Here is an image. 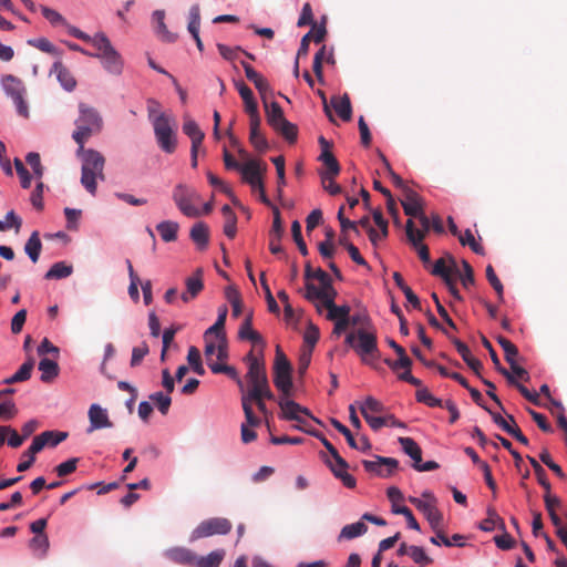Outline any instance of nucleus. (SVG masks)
Returning a JSON list of instances; mask_svg holds the SVG:
<instances>
[{
	"label": "nucleus",
	"mask_w": 567,
	"mask_h": 567,
	"mask_svg": "<svg viewBox=\"0 0 567 567\" xmlns=\"http://www.w3.org/2000/svg\"><path fill=\"white\" fill-rule=\"evenodd\" d=\"M284 226L281 221L280 212L277 207L274 208V220L272 226L269 231V250L277 255L282 251V247L280 246V240L284 236Z\"/></svg>",
	"instance_id": "20"
},
{
	"label": "nucleus",
	"mask_w": 567,
	"mask_h": 567,
	"mask_svg": "<svg viewBox=\"0 0 567 567\" xmlns=\"http://www.w3.org/2000/svg\"><path fill=\"white\" fill-rule=\"evenodd\" d=\"M231 523L224 517H212L200 522L192 532L189 540L195 542L200 538L214 535H226L231 530Z\"/></svg>",
	"instance_id": "8"
},
{
	"label": "nucleus",
	"mask_w": 567,
	"mask_h": 567,
	"mask_svg": "<svg viewBox=\"0 0 567 567\" xmlns=\"http://www.w3.org/2000/svg\"><path fill=\"white\" fill-rule=\"evenodd\" d=\"M486 411L491 414L494 423L511 435V433L515 430V425H517L514 416L508 414L505 419L499 413H495L489 409H486Z\"/></svg>",
	"instance_id": "45"
},
{
	"label": "nucleus",
	"mask_w": 567,
	"mask_h": 567,
	"mask_svg": "<svg viewBox=\"0 0 567 567\" xmlns=\"http://www.w3.org/2000/svg\"><path fill=\"white\" fill-rule=\"evenodd\" d=\"M480 528L484 532H492L495 528L505 530V523L493 507H488L487 517L480 524Z\"/></svg>",
	"instance_id": "37"
},
{
	"label": "nucleus",
	"mask_w": 567,
	"mask_h": 567,
	"mask_svg": "<svg viewBox=\"0 0 567 567\" xmlns=\"http://www.w3.org/2000/svg\"><path fill=\"white\" fill-rule=\"evenodd\" d=\"M90 427L87 433L95 430L111 427L113 424L109 419L106 410L102 409L99 404H92L89 409Z\"/></svg>",
	"instance_id": "21"
},
{
	"label": "nucleus",
	"mask_w": 567,
	"mask_h": 567,
	"mask_svg": "<svg viewBox=\"0 0 567 567\" xmlns=\"http://www.w3.org/2000/svg\"><path fill=\"white\" fill-rule=\"evenodd\" d=\"M51 73H54L56 75L58 81L64 90L69 92L74 90L76 81L71 74V72L60 61L54 62L51 69Z\"/></svg>",
	"instance_id": "30"
},
{
	"label": "nucleus",
	"mask_w": 567,
	"mask_h": 567,
	"mask_svg": "<svg viewBox=\"0 0 567 567\" xmlns=\"http://www.w3.org/2000/svg\"><path fill=\"white\" fill-rule=\"evenodd\" d=\"M265 393L266 392L264 389H249L246 393H243L241 401L247 400L246 403H248L249 405H251V403H255L262 414H267V406L264 400H272L274 394L271 391L269 396Z\"/></svg>",
	"instance_id": "28"
},
{
	"label": "nucleus",
	"mask_w": 567,
	"mask_h": 567,
	"mask_svg": "<svg viewBox=\"0 0 567 567\" xmlns=\"http://www.w3.org/2000/svg\"><path fill=\"white\" fill-rule=\"evenodd\" d=\"M150 400L153 401L158 411L163 414V415H166L168 410H169V406L172 404V399L171 396L167 394H164L163 392H155L153 394L150 395Z\"/></svg>",
	"instance_id": "51"
},
{
	"label": "nucleus",
	"mask_w": 567,
	"mask_h": 567,
	"mask_svg": "<svg viewBox=\"0 0 567 567\" xmlns=\"http://www.w3.org/2000/svg\"><path fill=\"white\" fill-rule=\"evenodd\" d=\"M226 317H227V308L224 307L221 310H219L216 322L207 329V331L205 332V336L215 333L217 339L220 340V336H225L224 327H225Z\"/></svg>",
	"instance_id": "54"
},
{
	"label": "nucleus",
	"mask_w": 567,
	"mask_h": 567,
	"mask_svg": "<svg viewBox=\"0 0 567 567\" xmlns=\"http://www.w3.org/2000/svg\"><path fill=\"white\" fill-rule=\"evenodd\" d=\"M239 338L249 340L254 346L265 347V341L261 334L252 329V315H248L239 329Z\"/></svg>",
	"instance_id": "26"
},
{
	"label": "nucleus",
	"mask_w": 567,
	"mask_h": 567,
	"mask_svg": "<svg viewBox=\"0 0 567 567\" xmlns=\"http://www.w3.org/2000/svg\"><path fill=\"white\" fill-rule=\"evenodd\" d=\"M527 458L534 468L538 483L545 488L546 493L550 492L551 486L547 480L546 472L543 466L534 457L527 456Z\"/></svg>",
	"instance_id": "56"
},
{
	"label": "nucleus",
	"mask_w": 567,
	"mask_h": 567,
	"mask_svg": "<svg viewBox=\"0 0 567 567\" xmlns=\"http://www.w3.org/2000/svg\"><path fill=\"white\" fill-rule=\"evenodd\" d=\"M416 400L431 408L443 406L441 399L435 398L427 389H419L415 393Z\"/></svg>",
	"instance_id": "55"
},
{
	"label": "nucleus",
	"mask_w": 567,
	"mask_h": 567,
	"mask_svg": "<svg viewBox=\"0 0 567 567\" xmlns=\"http://www.w3.org/2000/svg\"><path fill=\"white\" fill-rule=\"evenodd\" d=\"M354 351L361 357L362 361L365 363H369L370 359H379L380 355L377 336L372 332L359 329Z\"/></svg>",
	"instance_id": "10"
},
{
	"label": "nucleus",
	"mask_w": 567,
	"mask_h": 567,
	"mask_svg": "<svg viewBox=\"0 0 567 567\" xmlns=\"http://www.w3.org/2000/svg\"><path fill=\"white\" fill-rule=\"evenodd\" d=\"M172 198L181 213L186 217L194 218L202 215L198 208L202 198L195 188L186 184H177L173 189Z\"/></svg>",
	"instance_id": "5"
},
{
	"label": "nucleus",
	"mask_w": 567,
	"mask_h": 567,
	"mask_svg": "<svg viewBox=\"0 0 567 567\" xmlns=\"http://www.w3.org/2000/svg\"><path fill=\"white\" fill-rule=\"evenodd\" d=\"M458 240L463 246H470V248L477 255H484V248L474 238L471 229H466L464 234H460Z\"/></svg>",
	"instance_id": "53"
},
{
	"label": "nucleus",
	"mask_w": 567,
	"mask_h": 567,
	"mask_svg": "<svg viewBox=\"0 0 567 567\" xmlns=\"http://www.w3.org/2000/svg\"><path fill=\"white\" fill-rule=\"evenodd\" d=\"M41 249L42 243L40 240L39 233L35 230L31 234L28 241L25 243L24 251L32 260V262H37L39 260Z\"/></svg>",
	"instance_id": "41"
},
{
	"label": "nucleus",
	"mask_w": 567,
	"mask_h": 567,
	"mask_svg": "<svg viewBox=\"0 0 567 567\" xmlns=\"http://www.w3.org/2000/svg\"><path fill=\"white\" fill-rule=\"evenodd\" d=\"M265 111H266V120L267 123L274 128H279V126L287 120L284 115V111L278 102L267 103L265 101Z\"/></svg>",
	"instance_id": "31"
},
{
	"label": "nucleus",
	"mask_w": 567,
	"mask_h": 567,
	"mask_svg": "<svg viewBox=\"0 0 567 567\" xmlns=\"http://www.w3.org/2000/svg\"><path fill=\"white\" fill-rule=\"evenodd\" d=\"M405 215L417 218L422 215L423 204L421 196L410 187L404 188L403 198L401 199Z\"/></svg>",
	"instance_id": "17"
},
{
	"label": "nucleus",
	"mask_w": 567,
	"mask_h": 567,
	"mask_svg": "<svg viewBox=\"0 0 567 567\" xmlns=\"http://www.w3.org/2000/svg\"><path fill=\"white\" fill-rule=\"evenodd\" d=\"M18 413V409L16 403L12 400L4 401L0 403V419L3 421H9L13 419Z\"/></svg>",
	"instance_id": "63"
},
{
	"label": "nucleus",
	"mask_w": 567,
	"mask_h": 567,
	"mask_svg": "<svg viewBox=\"0 0 567 567\" xmlns=\"http://www.w3.org/2000/svg\"><path fill=\"white\" fill-rule=\"evenodd\" d=\"M328 310L327 318L332 321L342 320V319H350V307L344 306H337L336 303L327 306Z\"/></svg>",
	"instance_id": "47"
},
{
	"label": "nucleus",
	"mask_w": 567,
	"mask_h": 567,
	"mask_svg": "<svg viewBox=\"0 0 567 567\" xmlns=\"http://www.w3.org/2000/svg\"><path fill=\"white\" fill-rule=\"evenodd\" d=\"M279 406L282 412V419L293 420L302 423L303 419L299 415V410H301V405L293 400H284L279 401Z\"/></svg>",
	"instance_id": "36"
},
{
	"label": "nucleus",
	"mask_w": 567,
	"mask_h": 567,
	"mask_svg": "<svg viewBox=\"0 0 567 567\" xmlns=\"http://www.w3.org/2000/svg\"><path fill=\"white\" fill-rule=\"evenodd\" d=\"M187 361L195 373L199 375H203L205 373V369L200 360V352L196 347L192 346L188 349Z\"/></svg>",
	"instance_id": "49"
},
{
	"label": "nucleus",
	"mask_w": 567,
	"mask_h": 567,
	"mask_svg": "<svg viewBox=\"0 0 567 567\" xmlns=\"http://www.w3.org/2000/svg\"><path fill=\"white\" fill-rule=\"evenodd\" d=\"M291 234L292 238L298 246V249L302 256L308 255V248L306 246V243L301 236V225L298 220H293L291 224Z\"/></svg>",
	"instance_id": "58"
},
{
	"label": "nucleus",
	"mask_w": 567,
	"mask_h": 567,
	"mask_svg": "<svg viewBox=\"0 0 567 567\" xmlns=\"http://www.w3.org/2000/svg\"><path fill=\"white\" fill-rule=\"evenodd\" d=\"M189 236L199 250L207 248L209 243V228L205 223L198 221L194 224L190 228Z\"/></svg>",
	"instance_id": "29"
},
{
	"label": "nucleus",
	"mask_w": 567,
	"mask_h": 567,
	"mask_svg": "<svg viewBox=\"0 0 567 567\" xmlns=\"http://www.w3.org/2000/svg\"><path fill=\"white\" fill-rule=\"evenodd\" d=\"M25 162L31 166L34 175L38 178H41L44 173V168L41 164L40 155L35 152H31L25 156Z\"/></svg>",
	"instance_id": "64"
},
{
	"label": "nucleus",
	"mask_w": 567,
	"mask_h": 567,
	"mask_svg": "<svg viewBox=\"0 0 567 567\" xmlns=\"http://www.w3.org/2000/svg\"><path fill=\"white\" fill-rule=\"evenodd\" d=\"M367 530L368 526L361 520L353 524H349L341 529L338 539H353L365 534Z\"/></svg>",
	"instance_id": "43"
},
{
	"label": "nucleus",
	"mask_w": 567,
	"mask_h": 567,
	"mask_svg": "<svg viewBox=\"0 0 567 567\" xmlns=\"http://www.w3.org/2000/svg\"><path fill=\"white\" fill-rule=\"evenodd\" d=\"M497 342L502 347L504 353H505V360L511 363L516 360V357L518 355V349L517 347L505 337L498 336Z\"/></svg>",
	"instance_id": "50"
},
{
	"label": "nucleus",
	"mask_w": 567,
	"mask_h": 567,
	"mask_svg": "<svg viewBox=\"0 0 567 567\" xmlns=\"http://www.w3.org/2000/svg\"><path fill=\"white\" fill-rule=\"evenodd\" d=\"M237 90L244 101L245 111L249 115V120L255 118V116H260L258 113V105L254 99V94L250 87L244 82H240L237 84Z\"/></svg>",
	"instance_id": "27"
},
{
	"label": "nucleus",
	"mask_w": 567,
	"mask_h": 567,
	"mask_svg": "<svg viewBox=\"0 0 567 567\" xmlns=\"http://www.w3.org/2000/svg\"><path fill=\"white\" fill-rule=\"evenodd\" d=\"M39 370L41 371V381L51 382L59 374V365L55 361L48 358H42L39 362Z\"/></svg>",
	"instance_id": "39"
},
{
	"label": "nucleus",
	"mask_w": 567,
	"mask_h": 567,
	"mask_svg": "<svg viewBox=\"0 0 567 567\" xmlns=\"http://www.w3.org/2000/svg\"><path fill=\"white\" fill-rule=\"evenodd\" d=\"M486 278H487L488 282L491 284V286L496 291L498 299L501 301H503L504 300V297H503L504 287L501 282V280L498 279V277L496 276L492 265H488L486 267Z\"/></svg>",
	"instance_id": "59"
},
{
	"label": "nucleus",
	"mask_w": 567,
	"mask_h": 567,
	"mask_svg": "<svg viewBox=\"0 0 567 567\" xmlns=\"http://www.w3.org/2000/svg\"><path fill=\"white\" fill-rule=\"evenodd\" d=\"M544 502H545L546 511L548 512V515L550 517L553 525L555 527H559V525L561 524V519L557 515L556 508L560 507V505H561L560 499L557 496L551 495L550 492H548L544 495Z\"/></svg>",
	"instance_id": "40"
},
{
	"label": "nucleus",
	"mask_w": 567,
	"mask_h": 567,
	"mask_svg": "<svg viewBox=\"0 0 567 567\" xmlns=\"http://www.w3.org/2000/svg\"><path fill=\"white\" fill-rule=\"evenodd\" d=\"M148 117L159 148L167 154L174 153L177 147V137L173 128V120L165 113H156L152 106H148Z\"/></svg>",
	"instance_id": "3"
},
{
	"label": "nucleus",
	"mask_w": 567,
	"mask_h": 567,
	"mask_svg": "<svg viewBox=\"0 0 567 567\" xmlns=\"http://www.w3.org/2000/svg\"><path fill=\"white\" fill-rule=\"evenodd\" d=\"M319 144L321 146L319 161L322 162L326 167V172H321L320 174H327L332 175V177H337L341 168L336 156L330 152L331 144L323 136L319 137Z\"/></svg>",
	"instance_id": "16"
},
{
	"label": "nucleus",
	"mask_w": 567,
	"mask_h": 567,
	"mask_svg": "<svg viewBox=\"0 0 567 567\" xmlns=\"http://www.w3.org/2000/svg\"><path fill=\"white\" fill-rule=\"evenodd\" d=\"M482 343L488 350L491 359L497 371L501 372L507 379L508 383H515V377L511 374L504 367H502L498 355L496 351L493 349L491 342L485 337H482Z\"/></svg>",
	"instance_id": "44"
},
{
	"label": "nucleus",
	"mask_w": 567,
	"mask_h": 567,
	"mask_svg": "<svg viewBox=\"0 0 567 567\" xmlns=\"http://www.w3.org/2000/svg\"><path fill=\"white\" fill-rule=\"evenodd\" d=\"M178 229H179V225L176 221H172V220L161 221L156 226V230L158 231L161 238L165 243L175 241L177 239Z\"/></svg>",
	"instance_id": "38"
},
{
	"label": "nucleus",
	"mask_w": 567,
	"mask_h": 567,
	"mask_svg": "<svg viewBox=\"0 0 567 567\" xmlns=\"http://www.w3.org/2000/svg\"><path fill=\"white\" fill-rule=\"evenodd\" d=\"M410 557L415 564L419 565H430L433 563V559L426 555L425 550L422 547L415 545H411Z\"/></svg>",
	"instance_id": "60"
},
{
	"label": "nucleus",
	"mask_w": 567,
	"mask_h": 567,
	"mask_svg": "<svg viewBox=\"0 0 567 567\" xmlns=\"http://www.w3.org/2000/svg\"><path fill=\"white\" fill-rule=\"evenodd\" d=\"M72 138L76 144H85L87 140L102 131L103 118L96 109L85 104H79V117L75 120Z\"/></svg>",
	"instance_id": "2"
},
{
	"label": "nucleus",
	"mask_w": 567,
	"mask_h": 567,
	"mask_svg": "<svg viewBox=\"0 0 567 567\" xmlns=\"http://www.w3.org/2000/svg\"><path fill=\"white\" fill-rule=\"evenodd\" d=\"M91 43L95 52L92 55L99 58L104 69L114 75H120L123 71V60L120 53L111 45L109 38H82Z\"/></svg>",
	"instance_id": "4"
},
{
	"label": "nucleus",
	"mask_w": 567,
	"mask_h": 567,
	"mask_svg": "<svg viewBox=\"0 0 567 567\" xmlns=\"http://www.w3.org/2000/svg\"><path fill=\"white\" fill-rule=\"evenodd\" d=\"M200 25V9L198 4H194L189 9L187 30L190 35H198Z\"/></svg>",
	"instance_id": "46"
},
{
	"label": "nucleus",
	"mask_w": 567,
	"mask_h": 567,
	"mask_svg": "<svg viewBox=\"0 0 567 567\" xmlns=\"http://www.w3.org/2000/svg\"><path fill=\"white\" fill-rule=\"evenodd\" d=\"M78 157L81 158V184L91 194L95 195L97 189V179L104 181V156L96 150L85 148L84 144H78Z\"/></svg>",
	"instance_id": "1"
},
{
	"label": "nucleus",
	"mask_w": 567,
	"mask_h": 567,
	"mask_svg": "<svg viewBox=\"0 0 567 567\" xmlns=\"http://www.w3.org/2000/svg\"><path fill=\"white\" fill-rule=\"evenodd\" d=\"M331 105L342 121L351 120L352 106L348 94H344L341 97H332Z\"/></svg>",
	"instance_id": "34"
},
{
	"label": "nucleus",
	"mask_w": 567,
	"mask_h": 567,
	"mask_svg": "<svg viewBox=\"0 0 567 567\" xmlns=\"http://www.w3.org/2000/svg\"><path fill=\"white\" fill-rule=\"evenodd\" d=\"M399 443L403 450V452L409 455L413 460V468L417 466L420 462H422V450L419 444L411 437H399Z\"/></svg>",
	"instance_id": "32"
},
{
	"label": "nucleus",
	"mask_w": 567,
	"mask_h": 567,
	"mask_svg": "<svg viewBox=\"0 0 567 567\" xmlns=\"http://www.w3.org/2000/svg\"><path fill=\"white\" fill-rule=\"evenodd\" d=\"M405 233H406L408 240L411 243V245L417 251L420 259L425 264L430 262L429 247L422 243L423 234L416 231V228L414 227V223L411 218L408 219V221H406Z\"/></svg>",
	"instance_id": "15"
},
{
	"label": "nucleus",
	"mask_w": 567,
	"mask_h": 567,
	"mask_svg": "<svg viewBox=\"0 0 567 567\" xmlns=\"http://www.w3.org/2000/svg\"><path fill=\"white\" fill-rule=\"evenodd\" d=\"M451 341L468 368H471L476 374H480V371L483 368L482 362L472 355L470 348L457 338H451Z\"/></svg>",
	"instance_id": "25"
},
{
	"label": "nucleus",
	"mask_w": 567,
	"mask_h": 567,
	"mask_svg": "<svg viewBox=\"0 0 567 567\" xmlns=\"http://www.w3.org/2000/svg\"><path fill=\"white\" fill-rule=\"evenodd\" d=\"M409 501L424 514L432 529H436V527L442 525L443 516L432 503L424 502L416 497H410Z\"/></svg>",
	"instance_id": "18"
},
{
	"label": "nucleus",
	"mask_w": 567,
	"mask_h": 567,
	"mask_svg": "<svg viewBox=\"0 0 567 567\" xmlns=\"http://www.w3.org/2000/svg\"><path fill=\"white\" fill-rule=\"evenodd\" d=\"M298 27L310 25V30L305 35H327V17L322 16L320 20H313V12L310 3H305L297 21Z\"/></svg>",
	"instance_id": "12"
},
{
	"label": "nucleus",
	"mask_w": 567,
	"mask_h": 567,
	"mask_svg": "<svg viewBox=\"0 0 567 567\" xmlns=\"http://www.w3.org/2000/svg\"><path fill=\"white\" fill-rule=\"evenodd\" d=\"M52 435L53 433H41L33 439L31 445L22 454V456L27 457V460L20 462L17 466L19 472H24L32 466L35 461V454L42 451L44 446H47V443Z\"/></svg>",
	"instance_id": "14"
},
{
	"label": "nucleus",
	"mask_w": 567,
	"mask_h": 567,
	"mask_svg": "<svg viewBox=\"0 0 567 567\" xmlns=\"http://www.w3.org/2000/svg\"><path fill=\"white\" fill-rule=\"evenodd\" d=\"M266 169L265 164L261 166L259 161L249 159L240 167V173L243 179L250 185L252 190H257L264 186L261 175Z\"/></svg>",
	"instance_id": "13"
},
{
	"label": "nucleus",
	"mask_w": 567,
	"mask_h": 567,
	"mask_svg": "<svg viewBox=\"0 0 567 567\" xmlns=\"http://www.w3.org/2000/svg\"><path fill=\"white\" fill-rule=\"evenodd\" d=\"M362 465L368 473L380 477H391L399 468V461L393 457L375 456V461L363 460Z\"/></svg>",
	"instance_id": "11"
},
{
	"label": "nucleus",
	"mask_w": 567,
	"mask_h": 567,
	"mask_svg": "<svg viewBox=\"0 0 567 567\" xmlns=\"http://www.w3.org/2000/svg\"><path fill=\"white\" fill-rule=\"evenodd\" d=\"M383 410L384 405L372 396H368L360 406L362 416L371 415V413H381Z\"/></svg>",
	"instance_id": "52"
},
{
	"label": "nucleus",
	"mask_w": 567,
	"mask_h": 567,
	"mask_svg": "<svg viewBox=\"0 0 567 567\" xmlns=\"http://www.w3.org/2000/svg\"><path fill=\"white\" fill-rule=\"evenodd\" d=\"M447 258H449L451 266H446L445 259L440 258L435 261V264L431 270V274L433 276L441 277L443 279V281L452 278L453 275H460V271L456 266V261L453 258V256L447 255Z\"/></svg>",
	"instance_id": "24"
},
{
	"label": "nucleus",
	"mask_w": 567,
	"mask_h": 567,
	"mask_svg": "<svg viewBox=\"0 0 567 567\" xmlns=\"http://www.w3.org/2000/svg\"><path fill=\"white\" fill-rule=\"evenodd\" d=\"M165 557L171 561L179 565L194 566L196 555L185 547H173L164 553Z\"/></svg>",
	"instance_id": "22"
},
{
	"label": "nucleus",
	"mask_w": 567,
	"mask_h": 567,
	"mask_svg": "<svg viewBox=\"0 0 567 567\" xmlns=\"http://www.w3.org/2000/svg\"><path fill=\"white\" fill-rule=\"evenodd\" d=\"M291 372L292 368L289 360L287 359L286 354L281 351V349L277 347L274 364V383L276 388L280 392H282L285 396H289L291 394Z\"/></svg>",
	"instance_id": "6"
},
{
	"label": "nucleus",
	"mask_w": 567,
	"mask_h": 567,
	"mask_svg": "<svg viewBox=\"0 0 567 567\" xmlns=\"http://www.w3.org/2000/svg\"><path fill=\"white\" fill-rule=\"evenodd\" d=\"M183 132L187 135L192 141V146H200L205 134L199 128L198 124L190 117H185L183 124Z\"/></svg>",
	"instance_id": "33"
},
{
	"label": "nucleus",
	"mask_w": 567,
	"mask_h": 567,
	"mask_svg": "<svg viewBox=\"0 0 567 567\" xmlns=\"http://www.w3.org/2000/svg\"><path fill=\"white\" fill-rule=\"evenodd\" d=\"M186 290L182 292L181 299L187 303L195 299L204 289L203 269L197 268L195 272L185 279Z\"/></svg>",
	"instance_id": "19"
},
{
	"label": "nucleus",
	"mask_w": 567,
	"mask_h": 567,
	"mask_svg": "<svg viewBox=\"0 0 567 567\" xmlns=\"http://www.w3.org/2000/svg\"><path fill=\"white\" fill-rule=\"evenodd\" d=\"M72 272L73 267L71 265H66L64 261H59L52 265V267L44 275V278L48 280L63 279L71 276Z\"/></svg>",
	"instance_id": "42"
},
{
	"label": "nucleus",
	"mask_w": 567,
	"mask_h": 567,
	"mask_svg": "<svg viewBox=\"0 0 567 567\" xmlns=\"http://www.w3.org/2000/svg\"><path fill=\"white\" fill-rule=\"evenodd\" d=\"M225 557L224 549H217L206 556H197L193 567H219Z\"/></svg>",
	"instance_id": "35"
},
{
	"label": "nucleus",
	"mask_w": 567,
	"mask_h": 567,
	"mask_svg": "<svg viewBox=\"0 0 567 567\" xmlns=\"http://www.w3.org/2000/svg\"><path fill=\"white\" fill-rule=\"evenodd\" d=\"M260 284H261V287L265 291V296H266V301H267V306H268V310L272 313H276L278 315L279 313V307H278V303L276 301V299L274 298L272 293H271V290L267 284V280L265 278V272H261L260 275Z\"/></svg>",
	"instance_id": "57"
},
{
	"label": "nucleus",
	"mask_w": 567,
	"mask_h": 567,
	"mask_svg": "<svg viewBox=\"0 0 567 567\" xmlns=\"http://www.w3.org/2000/svg\"><path fill=\"white\" fill-rule=\"evenodd\" d=\"M29 44L52 55H59L56 48L47 38H30Z\"/></svg>",
	"instance_id": "61"
},
{
	"label": "nucleus",
	"mask_w": 567,
	"mask_h": 567,
	"mask_svg": "<svg viewBox=\"0 0 567 567\" xmlns=\"http://www.w3.org/2000/svg\"><path fill=\"white\" fill-rule=\"evenodd\" d=\"M277 133H279L288 143L292 144L297 141L298 136V127L286 120L279 128L275 130Z\"/></svg>",
	"instance_id": "48"
},
{
	"label": "nucleus",
	"mask_w": 567,
	"mask_h": 567,
	"mask_svg": "<svg viewBox=\"0 0 567 567\" xmlns=\"http://www.w3.org/2000/svg\"><path fill=\"white\" fill-rule=\"evenodd\" d=\"M246 360L248 361V372L246 374V379L249 384V389H264L266 392L265 394L269 396L270 386L268 383L264 361L256 357L252 351L247 354Z\"/></svg>",
	"instance_id": "7"
},
{
	"label": "nucleus",
	"mask_w": 567,
	"mask_h": 567,
	"mask_svg": "<svg viewBox=\"0 0 567 567\" xmlns=\"http://www.w3.org/2000/svg\"><path fill=\"white\" fill-rule=\"evenodd\" d=\"M148 352H150V349H148L147 343H145V342H143L138 347H134L132 350V358H131V362H130L131 367L135 368V367L140 365L143 361V359L148 354Z\"/></svg>",
	"instance_id": "62"
},
{
	"label": "nucleus",
	"mask_w": 567,
	"mask_h": 567,
	"mask_svg": "<svg viewBox=\"0 0 567 567\" xmlns=\"http://www.w3.org/2000/svg\"><path fill=\"white\" fill-rule=\"evenodd\" d=\"M2 86L8 96H10L17 106L20 115L27 117L29 114L28 105L24 101V86L23 83L13 75H6L2 79Z\"/></svg>",
	"instance_id": "9"
},
{
	"label": "nucleus",
	"mask_w": 567,
	"mask_h": 567,
	"mask_svg": "<svg viewBox=\"0 0 567 567\" xmlns=\"http://www.w3.org/2000/svg\"><path fill=\"white\" fill-rule=\"evenodd\" d=\"M260 116L249 120V141L258 152H265L268 148V142L260 132Z\"/></svg>",
	"instance_id": "23"
}]
</instances>
